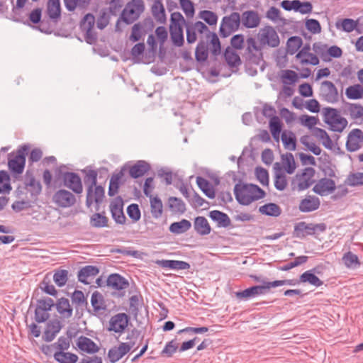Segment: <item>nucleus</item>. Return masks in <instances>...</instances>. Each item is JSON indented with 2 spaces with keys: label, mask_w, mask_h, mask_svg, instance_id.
Returning <instances> with one entry per match:
<instances>
[{
  "label": "nucleus",
  "mask_w": 363,
  "mask_h": 363,
  "mask_svg": "<svg viewBox=\"0 0 363 363\" xmlns=\"http://www.w3.org/2000/svg\"><path fill=\"white\" fill-rule=\"evenodd\" d=\"M323 121L334 132L342 133L347 125V121L340 116V111L334 108L325 107L322 110Z\"/></svg>",
  "instance_id": "obj_2"
},
{
  "label": "nucleus",
  "mask_w": 363,
  "mask_h": 363,
  "mask_svg": "<svg viewBox=\"0 0 363 363\" xmlns=\"http://www.w3.org/2000/svg\"><path fill=\"white\" fill-rule=\"evenodd\" d=\"M224 58L229 67H238L242 64L239 55L230 46L224 52Z\"/></svg>",
  "instance_id": "obj_29"
},
{
  "label": "nucleus",
  "mask_w": 363,
  "mask_h": 363,
  "mask_svg": "<svg viewBox=\"0 0 363 363\" xmlns=\"http://www.w3.org/2000/svg\"><path fill=\"white\" fill-rule=\"evenodd\" d=\"M315 273H319L317 267L306 271L300 276L299 281L301 283H308L316 287L322 286L323 281L315 274Z\"/></svg>",
  "instance_id": "obj_24"
},
{
  "label": "nucleus",
  "mask_w": 363,
  "mask_h": 363,
  "mask_svg": "<svg viewBox=\"0 0 363 363\" xmlns=\"http://www.w3.org/2000/svg\"><path fill=\"white\" fill-rule=\"evenodd\" d=\"M54 203L61 208H68L74 206L76 203L75 196L70 191L65 189H60L53 195Z\"/></svg>",
  "instance_id": "obj_13"
},
{
  "label": "nucleus",
  "mask_w": 363,
  "mask_h": 363,
  "mask_svg": "<svg viewBox=\"0 0 363 363\" xmlns=\"http://www.w3.org/2000/svg\"><path fill=\"white\" fill-rule=\"evenodd\" d=\"M345 94L350 99H359L363 97V86L360 84L350 86L346 89Z\"/></svg>",
  "instance_id": "obj_50"
},
{
  "label": "nucleus",
  "mask_w": 363,
  "mask_h": 363,
  "mask_svg": "<svg viewBox=\"0 0 363 363\" xmlns=\"http://www.w3.org/2000/svg\"><path fill=\"white\" fill-rule=\"evenodd\" d=\"M106 285L113 290L121 291L129 286V282L121 274L114 273L108 277Z\"/></svg>",
  "instance_id": "obj_19"
},
{
  "label": "nucleus",
  "mask_w": 363,
  "mask_h": 363,
  "mask_svg": "<svg viewBox=\"0 0 363 363\" xmlns=\"http://www.w3.org/2000/svg\"><path fill=\"white\" fill-rule=\"evenodd\" d=\"M303 44L301 38L298 36L290 37L286 43L287 51L289 54H295Z\"/></svg>",
  "instance_id": "obj_51"
},
{
  "label": "nucleus",
  "mask_w": 363,
  "mask_h": 363,
  "mask_svg": "<svg viewBox=\"0 0 363 363\" xmlns=\"http://www.w3.org/2000/svg\"><path fill=\"white\" fill-rule=\"evenodd\" d=\"M315 173L313 167H306L301 173H297L291 181L292 190L301 191L309 188L315 182Z\"/></svg>",
  "instance_id": "obj_4"
},
{
  "label": "nucleus",
  "mask_w": 363,
  "mask_h": 363,
  "mask_svg": "<svg viewBox=\"0 0 363 363\" xmlns=\"http://www.w3.org/2000/svg\"><path fill=\"white\" fill-rule=\"evenodd\" d=\"M129 320L130 318L126 313H117L111 318L107 330L121 335L128 327Z\"/></svg>",
  "instance_id": "obj_10"
},
{
  "label": "nucleus",
  "mask_w": 363,
  "mask_h": 363,
  "mask_svg": "<svg viewBox=\"0 0 363 363\" xmlns=\"http://www.w3.org/2000/svg\"><path fill=\"white\" fill-rule=\"evenodd\" d=\"M57 312L64 318H69L72 315L73 309L69 304V301L66 298H61L57 301L55 304Z\"/></svg>",
  "instance_id": "obj_28"
},
{
  "label": "nucleus",
  "mask_w": 363,
  "mask_h": 363,
  "mask_svg": "<svg viewBox=\"0 0 363 363\" xmlns=\"http://www.w3.org/2000/svg\"><path fill=\"white\" fill-rule=\"evenodd\" d=\"M155 263L162 268H168L174 270L189 269L190 264L184 261L170 260V259H158Z\"/></svg>",
  "instance_id": "obj_22"
},
{
  "label": "nucleus",
  "mask_w": 363,
  "mask_h": 363,
  "mask_svg": "<svg viewBox=\"0 0 363 363\" xmlns=\"http://www.w3.org/2000/svg\"><path fill=\"white\" fill-rule=\"evenodd\" d=\"M286 176L280 169L275 172L274 186L279 191H283L287 186Z\"/></svg>",
  "instance_id": "obj_54"
},
{
  "label": "nucleus",
  "mask_w": 363,
  "mask_h": 363,
  "mask_svg": "<svg viewBox=\"0 0 363 363\" xmlns=\"http://www.w3.org/2000/svg\"><path fill=\"white\" fill-rule=\"evenodd\" d=\"M305 228L306 235H314L316 232L323 233L326 230V225L323 223H306L305 222Z\"/></svg>",
  "instance_id": "obj_59"
},
{
  "label": "nucleus",
  "mask_w": 363,
  "mask_h": 363,
  "mask_svg": "<svg viewBox=\"0 0 363 363\" xmlns=\"http://www.w3.org/2000/svg\"><path fill=\"white\" fill-rule=\"evenodd\" d=\"M108 219L106 216L95 213L90 218V225L94 228H103L108 225Z\"/></svg>",
  "instance_id": "obj_53"
},
{
  "label": "nucleus",
  "mask_w": 363,
  "mask_h": 363,
  "mask_svg": "<svg viewBox=\"0 0 363 363\" xmlns=\"http://www.w3.org/2000/svg\"><path fill=\"white\" fill-rule=\"evenodd\" d=\"M196 184L203 194L209 199L215 198V190L212 184L206 179L198 177Z\"/></svg>",
  "instance_id": "obj_38"
},
{
  "label": "nucleus",
  "mask_w": 363,
  "mask_h": 363,
  "mask_svg": "<svg viewBox=\"0 0 363 363\" xmlns=\"http://www.w3.org/2000/svg\"><path fill=\"white\" fill-rule=\"evenodd\" d=\"M191 223L186 219H182L179 222H174L169 226V231L174 234H182L190 229Z\"/></svg>",
  "instance_id": "obj_42"
},
{
  "label": "nucleus",
  "mask_w": 363,
  "mask_h": 363,
  "mask_svg": "<svg viewBox=\"0 0 363 363\" xmlns=\"http://www.w3.org/2000/svg\"><path fill=\"white\" fill-rule=\"evenodd\" d=\"M110 210L112 218L116 223L119 224L125 223L126 218L123 211V201L121 197L116 198L111 203Z\"/></svg>",
  "instance_id": "obj_18"
},
{
  "label": "nucleus",
  "mask_w": 363,
  "mask_h": 363,
  "mask_svg": "<svg viewBox=\"0 0 363 363\" xmlns=\"http://www.w3.org/2000/svg\"><path fill=\"white\" fill-rule=\"evenodd\" d=\"M345 146L350 152L360 150L363 146V131L359 128L352 129L347 135Z\"/></svg>",
  "instance_id": "obj_12"
},
{
  "label": "nucleus",
  "mask_w": 363,
  "mask_h": 363,
  "mask_svg": "<svg viewBox=\"0 0 363 363\" xmlns=\"http://www.w3.org/2000/svg\"><path fill=\"white\" fill-rule=\"evenodd\" d=\"M240 16L237 12H233L229 16H224L220 26V35L223 38H227L232 33L238 30L240 25Z\"/></svg>",
  "instance_id": "obj_6"
},
{
  "label": "nucleus",
  "mask_w": 363,
  "mask_h": 363,
  "mask_svg": "<svg viewBox=\"0 0 363 363\" xmlns=\"http://www.w3.org/2000/svg\"><path fill=\"white\" fill-rule=\"evenodd\" d=\"M68 279V271L66 269L57 270L53 275L55 283L60 287L65 285Z\"/></svg>",
  "instance_id": "obj_56"
},
{
  "label": "nucleus",
  "mask_w": 363,
  "mask_h": 363,
  "mask_svg": "<svg viewBox=\"0 0 363 363\" xmlns=\"http://www.w3.org/2000/svg\"><path fill=\"white\" fill-rule=\"evenodd\" d=\"M145 6L142 0L129 1L121 13V19L126 25H130L136 21L144 11Z\"/></svg>",
  "instance_id": "obj_3"
},
{
  "label": "nucleus",
  "mask_w": 363,
  "mask_h": 363,
  "mask_svg": "<svg viewBox=\"0 0 363 363\" xmlns=\"http://www.w3.org/2000/svg\"><path fill=\"white\" fill-rule=\"evenodd\" d=\"M194 227L196 232L200 235H206L211 233V228L203 216H198L194 219Z\"/></svg>",
  "instance_id": "obj_30"
},
{
  "label": "nucleus",
  "mask_w": 363,
  "mask_h": 363,
  "mask_svg": "<svg viewBox=\"0 0 363 363\" xmlns=\"http://www.w3.org/2000/svg\"><path fill=\"white\" fill-rule=\"evenodd\" d=\"M53 356L55 359L60 363H76L78 360L77 355L70 352L56 351Z\"/></svg>",
  "instance_id": "obj_43"
},
{
  "label": "nucleus",
  "mask_w": 363,
  "mask_h": 363,
  "mask_svg": "<svg viewBox=\"0 0 363 363\" xmlns=\"http://www.w3.org/2000/svg\"><path fill=\"white\" fill-rule=\"evenodd\" d=\"M320 200L314 196H307L299 203L298 208L301 212H311L317 210L320 206Z\"/></svg>",
  "instance_id": "obj_23"
},
{
  "label": "nucleus",
  "mask_w": 363,
  "mask_h": 363,
  "mask_svg": "<svg viewBox=\"0 0 363 363\" xmlns=\"http://www.w3.org/2000/svg\"><path fill=\"white\" fill-rule=\"evenodd\" d=\"M25 184L32 196H36L40 194L42 186L40 182L36 181L32 174H28V172L26 174Z\"/></svg>",
  "instance_id": "obj_32"
},
{
  "label": "nucleus",
  "mask_w": 363,
  "mask_h": 363,
  "mask_svg": "<svg viewBox=\"0 0 363 363\" xmlns=\"http://www.w3.org/2000/svg\"><path fill=\"white\" fill-rule=\"evenodd\" d=\"M209 217L215 222L220 228H227L230 225L231 220L229 216L220 211L213 210L209 213Z\"/></svg>",
  "instance_id": "obj_27"
},
{
  "label": "nucleus",
  "mask_w": 363,
  "mask_h": 363,
  "mask_svg": "<svg viewBox=\"0 0 363 363\" xmlns=\"http://www.w3.org/2000/svg\"><path fill=\"white\" fill-rule=\"evenodd\" d=\"M151 213L153 218H159L162 216L163 212V205L161 199L158 196L150 197Z\"/></svg>",
  "instance_id": "obj_44"
},
{
  "label": "nucleus",
  "mask_w": 363,
  "mask_h": 363,
  "mask_svg": "<svg viewBox=\"0 0 363 363\" xmlns=\"http://www.w3.org/2000/svg\"><path fill=\"white\" fill-rule=\"evenodd\" d=\"M47 13L52 20H57L60 17L61 6L60 0L48 1Z\"/></svg>",
  "instance_id": "obj_37"
},
{
  "label": "nucleus",
  "mask_w": 363,
  "mask_h": 363,
  "mask_svg": "<svg viewBox=\"0 0 363 363\" xmlns=\"http://www.w3.org/2000/svg\"><path fill=\"white\" fill-rule=\"evenodd\" d=\"M260 43L263 45H267L272 48L278 47L279 45V38L275 30L271 27H267L263 29L260 33Z\"/></svg>",
  "instance_id": "obj_15"
},
{
  "label": "nucleus",
  "mask_w": 363,
  "mask_h": 363,
  "mask_svg": "<svg viewBox=\"0 0 363 363\" xmlns=\"http://www.w3.org/2000/svg\"><path fill=\"white\" fill-rule=\"evenodd\" d=\"M84 183L88 184L86 190V205L90 208L93 203V189L97 183V172L95 170H89L84 177Z\"/></svg>",
  "instance_id": "obj_17"
},
{
  "label": "nucleus",
  "mask_w": 363,
  "mask_h": 363,
  "mask_svg": "<svg viewBox=\"0 0 363 363\" xmlns=\"http://www.w3.org/2000/svg\"><path fill=\"white\" fill-rule=\"evenodd\" d=\"M169 32L172 43L177 47L182 46L184 43L182 26H169Z\"/></svg>",
  "instance_id": "obj_31"
},
{
  "label": "nucleus",
  "mask_w": 363,
  "mask_h": 363,
  "mask_svg": "<svg viewBox=\"0 0 363 363\" xmlns=\"http://www.w3.org/2000/svg\"><path fill=\"white\" fill-rule=\"evenodd\" d=\"M281 141L285 149L294 151L296 147V138L292 131H284L281 134Z\"/></svg>",
  "instance_id": "obj_41"
},
{
  "label": "nucleus",
  "mask_w": 363,
  "mask_h": 363,
  "mask_svg": "<svg viewBox=\"0 0 363 363\" xmlns=\"http://www.w3.org/2000/svg\"><path fill=\"white\" fill-rule=\"evenodd\" d=\"M244 56L247 60L255 65H258L263 61L262 47L257 45L254 38L250 37L247 39Z\"/></svg>",
  "instance_id": "obj_7"
},
{
  "label": "nucleus",
  "mask_w": 363,
  "mask_h": 363,
  "mask_svg": "<svg viewBox=\"0 0 363 363\" xmlns=\"http://www.w3.org/2000/svg\"><path fill=\"white\" fill-rule=\"evenodd\" d=\"M335 188V183L333 179L324 177L315 184L313 191L320 196H325L333 192Z\"/></svg>",
  "instance_id": "obj_16"
},
{
  "label": "nucleus",
  "mask_w": 363,
  "mask_h": 363,
  "mask_svg": "<svg viewBox=\"0 0 363 363\" xmlns=\"http://www.w3.org/2000/svg\"><path fill=\"white\" fill-rule=\"evenodd\" d=\"M255 176L257 179L263 186H268L269 183V173L267 170L263 167H257L255 168Z\"/></svg>",
  "instance_id": "obj_57"
},
{
  "label": "nucleus",
  "mask_w": 363,
  "mask_h": 363,
  "mask_svg": "<svg viewBox=\"0 0 363 363\" xmlns=\"http://www.w3.org/2000/svg\"><path fill=\"white\" fill-rule=\"evenodd\" d=\"M269 284L264 283V285H256L243 291H237L235 292V296L240 300H248L257 296L266 294L271 289Z\"/></svg>",
  "instance_id": "obj_9"
},
{
  "label": "nucleus",
  "mask_w": 363,
  "mask_h": 363,
  "mask_svg": "<svg viewBox=\"0 0 363 363\" xmlns=\"http://www.w3.org/2000/svg\"><path fill=\"white\" fill-rule=\"evenodd\" d=\"M177 349L178 343L176 342V340H172L166 344L161 354L163 356L170 357L177 351Z\"/></svg>",
  "instance_id": "obj_63"
},
{
  "label": "nucleus",
  "mask_w": 363,
  "mask_h": 363,
  "mask_svg": "<svg viewBox=\"0 0 363 363\" xmlns=\"http://www.w3.org/2000/svg\"><path fill=\"white\" fill-rule=\"evenodd\" d=\"M124 169L125 167L118 173L113 174V176L111 177L109 182V188L108 192L110 196H113L118 193L119 188V182L124 174Z\"/></svg>",
  "instance_id": "obj_45"
},
{
  "label": "nucleus",
  "mask_w": 363,
  "mask_h": 363,
  "mask_svg": "<svg viewBox=\"0 0 363 363\" xmlns=\"http://www.w3.org/2000/svg\"><path fill=\"white\" fill-rule=\"evenodd\" d=\"M68 11H74L77 8L84 9L88 7L91 0H63Z\"/></svg>",
  "instance_id": "obj_48"
},
{
  "label": "nucleus",
  "mask_w": 363,
  "mask_h": 363,
  "mask_svg": "<svg viewBox=\"0 0 363 363\" xmlns=\"http://www.w3.org/2000/svg\"><path fill=\"white\" fill-rule=\"evenodd\" d=\"M234 194L238 202L244 206H247L266 196L265 191L257 185L240 183L235 185Z\"/></svg>",
  "instance_id": "obj_1"
},
{
  "label": "nucleus",
  "mask_w": 363,
  "mask_h": 363,
  "mask_svg": "<svg viewBox=\"0 0 363 363\" xmlns=\"http://www.w3.org/2000/svg\"><path fill=\"white\" fill-rule=\"evenodd\" d=\"M282 123L278 116H273L269 121V129L274 139L279 142Z\"/></svg>",
  "instance_id": "obj_47"
},
{
  "label": "nucleus",
  "mask_w": 363,
  "mask_h": 363,
  "mask_svg": "<svg viewBox=\"0 0 363 363\" xmlns=\"http://www.w3.org/2000/svg\"><path fill=\"white\" fill-rule=\"evenodd\" d=\"M306 28L308 31H310L313 34H317L321 32L320 24L319 21L316 19H306Z\"/></svg>",
  "instance_id": "obj_61"
},
{
  "label": "nucleus",
  "mask_w": 363,
  "mask_h": 363,
  "mask_svg": "<svg viewBox=\"0 0 363 363\" xmlns=\"http://www.w3.org/2000/svg\"><path fill=\"white\" fill-rule=\"evenodd\" d=\"M320 96L323 99L330 104H335L339 100L337 89L330 81H324L321 83Z\"/></svg>",
  "instance_id": "obj_14"
},
{
  "label": "nucleus",
  "mask_w": 363,
  "mask_h": 363,
  "mask_svg": "<svg viewBox=\"0 0 363 363\" xmlns=\"http://www.w3.org/2000/svg\"><path fill=\"white\" fill-rule=\"evenodd\" d=\"M259 211L263 215L272 217H278L281 213V208L274 203H269L259 208Z\"/></svg>",
  "instance_id": "obj_39"
},
{
  "label": "nucleus",
  "mask_w": 363,
  "mask_h": 363,
  "mask_svg": "<svg viewBox=\"0 0 363 363\" xmlns=\"http://www.w3.org/2000/svg\"><path fill=\"white\" fill-rule=\"evenodd\" d=\"M79 348L87 353H95L99 351L96 344L90 338L86 337H80L77 342Z\"/></svg>",
  "instance_id": "obj_35"
},
{
  "label": "nucleus",
  "mask_w": 363,
  "mask_h": 363,
  "mask_svg": "<svg viewBox=\"0 0 363 363\" xmlns=\"http://www.w3.org/2000/svg\"><path fill=\"white\" fill-rule=\"evenodd\" d=\"M347 180L351 186L363 185V172L352 173L348 176Z\"/></svg>",
  "instance_id": "obj_64"
},
{
  "label": "nucleus",
  "mask_w": 363,
  "mask_h": 363,
  "mask_svg": "<svg viewBox=\"0 0 363 363\" xmlns=\"http://www.w3.org/2000/svg\"><path fill=\"white\" fill-rule=\"evenodd\" d=\"M346 106L352 119H360L361 122L363 121V106L361 104L347 103Z\"/></svg>",
  "instance_id": "obj_46"
},
{
  "label": "nucleus",
  "mask_w": 363,
  "mask_h": 363,
  "mask_svg": "<svg viewBox=\"0 0 363 363\" xmlns=\"http://www.w3.org/2000/svg\"><path fill=\"white\" fill-rule=\"evenodd\" d=\"M342 259L346 267L350 269H355L361 264L358 257L350 251L345 253Z\"/></svg>",
  "instance_id": "obj_49"
},
{
  "label": "nucleus",
  "mask_w": 363,
  "mask_h": 363,
  "mask_svg": "<svg viewBox=\"0 0 363 363\" xmlns=\"http://www.w3.org/2000/svg\"><path fill=\"white\" fill-rule=\"evenodd\" d=\"M91 304L95 313H99L101 311H105L106 309L104 296L100 292L97 291H94L91 295Z\"/></svg>",
  "instance_id": "obj_40"
},
{
  "label": "nucleus",
  "mask_w": 363,
  "mask_h": 363,
  "mask_svg": "<svg viewBox=\"0 0 363 363\" xmlns=\"http://www.w3.org/2000/svg\"><path fill=\"white\" fill-rule=\"evenodd\" d=\"M169 207L179 213H184L186 211V206L181 199L177 197H170L169 199Z\"/></svg>",
  "instance_id": "obj_60"
},
{
  "label": "nucleus",
  "mask_w": 363,
  "mask_h": 363,
  "mask_svg": "<svg viewBox=\"0 0 363 363\" xmlns=\"http://www.w3.org/2000/svg\"><path fill=\"white\" fill-rule=\"evenodd\" d=\"M208 57V42L201 40L195 50V58L198 62H204L207 60Z\"/></svg>",
  "instance_id": "obj_34"
},
{
  "label": "nucleus",
  "mask_w": 363,
  "mask_h": 363,
  "mask_svg": "<svg viewBox=\"0 0 363 363\" xmlns=\"http://www.w3.org/2000/svg\"><path fill=\"white\" fill-rule=\"evenodd\" d=\"M282 161L285 165L286 172L291 174H293L296 169V164L294 156L291 153H286L281 155Z\"/></svg>",
  "instance_id": "obj_55"
},
{
  "label": "nucleus",
  "mask_w": 363,
  "mask_h": 363,
  "mask_svg": "<svg viewBox=\"0 0 363 363\" xmlns=\"http://www.w3.org/2000/svg\"><path fill=\"white\" fill-rule=\"evenodd\" d=\"M99 272V269L96 266L92 265H86L84 267H82L79 272H78V280L84 284H89V282L87 281L89 278H93L95 276H96Z\"/></svg>",
  "instance_id": "obj_26"
},
{
  "label": "nucleus",
  "mask_w": 363,
  "mask_h": 363,
  "mask_svg": "<svg viewBox=\"0 0 363 363\" xmlns=\"http://www.w3.org/2000/svg\"><path fill=\"white\" fill-rule=\"evenodd\" d=\"M29 150L28 145H23L17 150L16 155L12 158L9 159L8 166L10 170L16 174H22L26 164V155Z\"/></svg>",
  "instance_id": "obj_8"
},
{
  "label": "nucleus",
  "mask_w": 363,
  "mask_h": 363,
  "mask_svg": "<svg viewBox=\"0 0 363 363\" xmlns=\"http://www.w3.org/2000/svg\"><path fill=\"white\" fill-rule=\"evenodd\" d=\"M95 23V17L91 13H87L83 18L82 21V27L84 30H86V38L88 41V38H89L91 30L94 26Z\"/></svg>",
  "instance_id": "obj_52"
},
{
  "label": "nucleus",
  "mask_w": 363,
  "mask_h": 363,
  "mask_svg": "<svg viewBox=\"0 0 363 363\" xmlns=\"http://www.w3.org/2000/svg\"><path fill=\"white\" fill-rule=\"evenodd\" d=\"M62 179L65 186L71 189L77 194L82 193L83 186L82 179L78 174L75 172H65L62 173Z\"/></svg>",
  "instance_id": "obj_11"
},
{
  "label": "nucleus",
  "mask_w": 363,
  "mask_h": 363,
  "mask_svg": "<svg viewBox=\"0 0 363 363\" xmlns=\"http://www.w3.org/2000/svg\"><path fill=\"white\" fill-rule=\"evenodd\" d=\"M241 21L242 25L247 28L257 27L260 22L257 13L255 11H246L242 13Z\"/></svg>",
  "instance_id": "obj_25"
},
{
  "label": "nucleus",
  "mask_w": 363,
  "mask_h": 363,
  "mask_svg": "<svg viewBox=\"0 0 363 363\" xmlns=\"http://www.w3.org/2000/svg\"><path fill=\"white\" fill-rule=\"evenodd\" d=\"M190 25L199 33H206V39L211 38V53L215 57L218 56L221 53V45L217 34L211 32L207 26L201 21H196L194 23H190Z\"/></svg>",
  "instance_id": "obj_5"
},
{
  "label": "nucleus",
  "mask_w": 363,
  "mask_h": 363,
  "mask_svg": "<svg viewBox=\"0 0 363 363\" xmlns=\"http://www.w3.org/2000/svg\"><path fill=\"white\" fill-rule=\"evenodd\" d=\"M72 301L73 303L77 304L79 306L88 305L86 298L82 291L75 290L72 294Z\"/></svg>",
  "instance_id": "obj_62"
},
{
  "label": "nucleus",
  "mask_w": 363,
  "mask_h": 363,
  "mask_svg": "<svg viewBox=\"0 0 363 363\" xmlns=\"http://www.w3.org/2000/svg\"><path fill=\"white\" fill-rule=\"evenodd\" d=\"M151 169L150 164L145 160H138L129 167V174L133 179L143 177Z\"/></svg>",
  "instance_id": "obj_21"
},
{
  "label": "nucleus",
  "mask_w": 363,
  "mask_h": 363,
  "mask_svg": "<svg viewBox=\"0 0 363 363\" xmlns=\"http://www.w3.org/2000/svg\"><path fill=\"white\" fill-rule=\"evenodd\" d=\"M199 16L209 26H213L217 23L218 16L213 11L208 10L201 11L199 13Z\"/></svg>",
  "instance_id": "obj_58"
},
{
  "label": "nucleus",
  "mask_w": 363,
  "mask_h": 363,
  "mask_svg": "<svg viewBox=\"0 0 363 363\" xmlns=\"http://www.w3.org/2000/svg\"><path fill=\"white\" fill-rule=\"evenodd\" d=\"M61 328L62 324L59 320L54 319L49 321L47 323L43 339L48 342L52 341L57 334L60 331Z\"/></svg>",
  "instance_id": "obj_20"
},
{
  "label": "nucleus",
  "mask_w": 363,
  "mask_h": 363,
  "mask_svg": "<svg viewBox=\"0 0 363 363\" xmlns=\"http://www.w3.org/2000/svg\"><path fill=\"white\" fill-rule=\"evenodd\" d=\"M313 135L320 140L322 145L328 150H332L333 144L331 138L327 133V132L320 128H314L313 129Z\"/></svg>",
  "instance_id": "obj_36"
},
{
  "label": "nucleus",
  "mask_w": 363,
  "mask_h": 363,
  "mask_svg": "<svg viewBox=\"0 0 363 363\" xmlns=\"http://www.w3.org/2000/svg\"><path fill=\"white\" fill-rule=\"evenodd\" d=\"M151 11L153 17L157 22L160 23H164L165 22V9L160 0H155L154 1L151 7Z\"/></svg>",
  "instance_id": "obj_33"
}]
</instances>
